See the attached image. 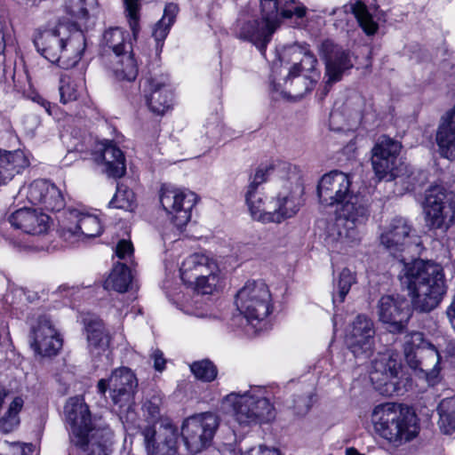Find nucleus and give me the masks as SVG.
<instances>
[{
    "label": "nucleus",
    "instance_id": "1",
    "mask_svg": "<svg viewBox=\"0 0 455 455\" xmlns=\"http://www.w3.org/2000/svg\"><path fill=\"white\" fill-rule=\"evenodd\" d=\"M401 281L410 291L414 309L421 313L434 310L446 291L443 267L431 260L405 263Z\"/></svg>",
    "mask_w": 455,
    "mask_h": 455
},
{
    "label": "nucleus",
    "instance_id": "2",
    "mask_svg": "<svg viewBox=\"0 0 455 455\" xmlns=\"http://www.w3.org/2000/svg\"><path fill=\"white\" fill-rule=\"evenodd\" d=\"M370 217L368 201L362 196L352 194L335 211V220L326 228L324 243L332 251L359 240V228Z\"/></svg>",
    "mask_w": 455,
    "mask_h": 455
},
{
    "label": "nucleus",
    "instance_id": "3",
    "mask_svg": "<svg viewBox=\"0 0 455 455\" xmlns=\"http://www.w3.org/2000/svg\"><path fill=\"white\" fill-rule=\"evenodd\" d=\"M371 422L380 437L395 445L413 440L420 429L414 409L404 403L377 405L371 414Z\"/></svg>",
    "mask_w": 455,
    "mask_h": 455
},
{
    "label": "nucleus",
    "instance_id": "4",
    "mask_svg": "<svg viewBox=\"0 0 455 455\" xmlns=\"http://www.w3.org/2000/svg\"><path fill=\"white\" fill-rule=\"evenodd\" d=\"M402 145L388 136H380L372 148L371 164L379 180H397L405 190H412L427 180L423 172H412L401 163L398 156Z\"/></svg>",
    "mask_w": 455,
    "mask_h": 455
},
{
    "label": "nucleus",
    "instance_id": "5",
    "mask_svg": "<svg viewBox=\"0 0 455 455\" xmlns=\"http://www.w3.org/2000/svg\"><path fill=\"white\" fill-rule=\"evenodd\" d=\"M280 61L281 77H274L272 81L275 91L291 86L293 80L298 79V82L304 84V92H307L320 77V72L316 68L317 60L307 45L295 44L285 47Z\"/></svg>",
    "mask_w": 455,
    "mask_h": 455
},
{
    "label": "nucleus",
    "instance_id": "6",
    "mask_svg": "<svg viewBox=\"0 0 455 455\" xmlns=\"http://www.w3.org/2000/svg\"><path fill=\"white\" fill-rule=\"evenodd\" d=\"M75 40L69 36L68 26L62 22L52 28H38L34 36L36 51L65 69L73 68L81 59L84 48H76Z\"/></svg>",
    "mask_w": 455,
    "mask_h": 455
},
{
    "label": "nucleus",
    "instance_id": "7",
    "mask_svg": "<svg viewBox=\"0 0 455 455\" xmlns=\"http://www.w3.org/2000/svg\"><path fill=\"white\" fill-rule=\"evenodd\" d=\"M66 422L68 427L70 443L83 451H88V455H108L106 443H92L91 433L95 429L89 405L84 396L69 397L64 406Z\"/></svg>",
    "mask_w": 455,
    "mask_h": 455
},
{
    "label": "nucleus",
    "instance_id": "8",
    "mask_svg": "<svg viewBox=\"0 0 455 455\" xmlns=\"http://www.w3.org/2000/svg\"><path fill=\"white\" fill-rule=\"evenodd\" d=\"M370 379L374 389L384 396H402L413 386L411 375L394 355L372 362Z\"/></svg>",
    "mask_w": 455,
    "mask_h": 455
},
{
    "label": "nucleus",
    "instance_id": "9",
    "mask_svg": "<svg viewBox=\"0 0 455 455\" xmlns=\"http://www.w3.org/2000/svg\"><path fill=\"white\" fill-rule=\"evenodd\" d=\"M403 352L407 365L418 376L430 379L439 374L441 355L423 332H408L404 336Z\"/></svg>",
    "mask_w": 455,
    "mask_h": 455
},
{
    "label": "nucleus",
    "instance_id": "10",
    "mask_svg": "<svg viewBox=\"0 0 455 455\" xmlns=\"http://www.w3.org/2000/svg\"><path fill=\"white\" fill-rule=\"evenodd\" d=\"M224 400L231 406L233 417L241 427L270 423L275 419L274 403L267 397L251 395L250 391L230 393Z\"/></svg>",
    "mask_w": 455,
    "mask_h": 455
},
{
    "label": "nucleus",
    "instance_id": "11",
    "mask_svg": "<svg viewBox=\"0 0 455 455\" xmlns=\"http://www.w3.org/2000/svg\"><path fill=\"white\" fill-rule=\"evenodd\" d=\"M219 427L218 417L206 411L186 419L180 435L191 454H196L211 446Z\"/></svg>",
    "mask_w": 455,
    "mask_h": 455
},
{
    "label": "nucleus",
    "instance_id": "12",
    "mask_svg": "<svg viewBox=\"0 0 455 455\" xmlns=\"http://www.w3.org/2000/svg\"><path fill=\"white\" fill-rule=\"evenodd\" d=\"M423 208L430 228L444 232L455 221V203L442 186H433L426 191Z\"/></svg>",
    "mask_w": 455,
    "mask_h": 455
},
{
    "label": "nucleus",
    "instance_id": "13",
    "mask_svg": "<svg viewBox=\"0 0 455 455\" xmlns=\"http://www.w3.org/2000/svg\"><path fill=\"white\" fill-rule=\"evenodd\" d=\"M197 202V196L188 189L164 186L160 203L173 225L181 229L191 218V210Z\"/></svg>",
    "mask_w": 455,
    "mask_h": 455
},
{
    "label": "nucleus",
    "instance_id": "14",
    "mask_svg": "<svg viewBox=\"0 0 455 455\" xmlns=\"http://www.w3.org/2000/svg\"><path fill=\"white\" fill-rule=\"evenodd\" d=\"M261 19L242 15L237 20L236 33L239 38L253 44L265 55L267 45L278 28L273 19L260 8Z\"/></svg>",
    "mask_w": 455,
    "mask_h": 455
},
{
    "label": "nucleus",
    "instance_id": "15",
    "mask_svg": "<svg viewBox=\"0 0 455 455\" xmlns=\"http://www.w3.org/2000/svg\"><path fill=\"white\" fill-rule=\"evenodd\" d=\"M66 221L62 228V236L70 243L86 241L100 235L103 231L101 221L97 215L78 209L68 210Z\"/></svg>",
    "mask_w": 455,
    "mask_h": 455
},
{
    "label": "nucleus",
    "instance_id": "16",
    "mask_svg": "<svg viewBox=\"0 0 455 455\" xmlns=\"http://www.w3.org/2000/svg\"><path fill=\"white\" fill-rule=\"evenodd\" d=\"M380 243L395 257L400 252L413 251L420 244L409 222L401 217L395 218L380 235Z\"/></svg>",
    "mask_w": 455,
    "mask_h": 455
},
{
    "label": "nucleus",
    "instance_id": "17",
    "mask_svg": "<svg viewBox=\"0 0 455 455\" xmlns=\"http://www.w3.org/2000/svg\"><path fill=\"white\" fill-rule=\"evenodd\" d=\"M374 335L373 321L367 315H356L345 341L355 358L368 359L374 351Z\"/></svg>",
    "mask_w": 455,
    "mask_h": 455
},
{
    "label": "nucleus",
    "instance_id": "18",
    "mask_svg": "<svg viewBox=\"0 0 455 455\" xmlns=\"http://www.w3.org/2000/svg\"><path fill=\"white\" fill-rule=\"evenodd\" d=\"M148 455H175L178 451L180 432L172 423L145 427L141 432Z\"/></svg>",
    "mask_w": 455,
    "mask_h": 455
},
{
    "label": "nucleus",
    "instance_id": "19",
    "mask_svg": "<svg viewBox=\"0 0 455 455\" xmlns=\"http://www.w3.org/2000/svg\"><path fill=\"white\" fill-rule=\"evenodd\" d=\"M349 177L338 171L324 174L317 185V197L323 206H336L343 204L353 192Z\"/></svg>",
    "mask_w": 455,
    "mask_h": 455
},
{
    "label": "nucleus",
    "instance_id": "20",
    "mask_svg": "<svg viewBox=\"0 0 455 455\" xmlns=\"http://www.w3.org/2000/svg\"><path fill=\"white\" fill-rule=\"evenodd\" d=\"M30 338L35 353L44 357L56 355L63 346V339L49 315H39L36 324L31 328Z\"/></svg>",
    "mask_w": 455,
    "mask_h": 455
},
{
    "label": "nucleus",
    "instance_id": "21",
    "mask_svg": "<svg viewBox=\"0 0 455 455\" xmlns=\"http://www.w3.org/2000/svg\"><path fill=\"white\" fill-rule=\"evenodd\" d=\"M271 295L263 282L248 281L237 291L235 304L239 313H271Z\"/></svg>",
    "mask_w": 455,
    "mask_h": 455
},
{
    "label": "nucleus",
    "instance_id": "22",
    "mask_svg": "<svg viewBox=\"0 0 455 455\" xmlns=\"http://www.w3.org/2000/svg\"><path fill=\"white\" fill-rule=\"evenodd\" d=\"M143 91L147 105L155 115L163 116L171 108L173 93L167 75L155 73L146 77Z\"/></svg>",
    "mask_w": 455,
    "mask_h": 455
},
{
    "label": "nucleus",
    "instance_id": "23",
    "mask_svg": "<svg viewBox=\"0 0 455 455\" xmlns=\"http://www.w3.org/2000/svg\"><path fill=\"white\" fill-rule=\"evenodd\" d=\"M110 382L113 403L120 410L129 409L138 387L136 374L129 367L122 366L112 371Z\"/></svg>",
    "mask_w": 455,
    "mask_h": 455
},
{
    "label": "nucleus",
    "instance_id": "24",
    "mask_svg": "<svg viewBox=\"0 0 455 455\" xmlns=\"http://www.w3.org/2000/svg\"><path fill=\"white\" fill-rule=\"evenodd\" d=\"M25 189L28 200L44 210L59 212L65 205L60 190L48 180H34Z\"/></svg>",
    "mask_w": 455,
    "mask_h": 455
},
{
    "label": "nucleus",
    "instance_id": "25",
    "mask_svg": "<svg viewBox=\"0 0 455 455\" xmlns=\"http://www.w3.org/2000/svg\"><path fill=\"white\" fill-rule=\"evenodd\" d=\"M321 52L325 60L327 84L339 81L343 73L353 67L349 52L330 40L322 44Z\"/></svg>",
    "mask_w": 455,
    "mask_h": 455
},
{
    "label": "nucleus",
    "instance_id": "26",
    "mask_svg": "<svg viewBox=\"0 0 455 455\" xmlns=\"http://www.w3.org/2000/svg\"><path fill=\"white\" fill-rule=\"evenodd\" d=\"M259 7L269 15L277 28L283 20H301L308 9L299 0H259Z\"/></svg>",
    "mask_w": 455,
    "mask_h": 455
},
{
    "label": "nucleus",
    "instance_id": "27",
    "mask_svg": "<svg viewBox=\"0 0 455 455\" xmlns=\"http://www.w3.org/2000/svg\"><path fill=\"white\" fill-rule=\"evenodd\" d=\"M9 222L17 229L30 235H40L48 228L49 217L35 209L23 207L9 216Z\"/></svg>",
    "mask_w": 455,
    "mask_h": 455
},
{
    "label": "nucleus",
    "instance_id": "28",
    "mask_svg": "<svg viewBox=\"0 0 455 455\" xmlns=\"http://www.w3.org/2000/svg\"><path fill=\"white\" fill-rule=\"evenodd\" d=\"M302 188L297 187L296 191L280 192L273 199V209L268 223H281L287 219L294 217L302 205Z\"/></svg>",
    "mask_w": 455,
    "mask_h": 455
},
{
    "label": "nucleus",
    "instance_id": "29",
    "mask_svg": "<svg viewBox=\"0 0 455 455\" xmlns=\"http://www.w3.org/2000/svg\"><path fill=\"white\" fill-rule=\"evenodd\" d=\"M28 164V159L22 151L0 150V185L6 184Z\"/></svg>",
    "mask_w": 455,
    "mask_h": 455
},
{
    "label": "nucleus",
    "instance_id": "30",
    "mask_svg": "<svg viewBox=\"0 0 455 455\" xmlns=\"http://www.w3.org/2000/svg\"><path fill=\"white\" fill-rule=\"evenodd\" d=\"M109 68L118 80L131 82L138 76V66L132 51L111 56Z\"/></svg>",
    "mask_w": 455,
    "mask_h": 455
},
{
    "label": "nucleus",
    "instance_id": "31",
    "mask_svg": "<svg viewBox=\"0 0 455 455\" xmlns=\"http://www.w3.org/2000/svg\"><path fill=\"white\" fill-rule=\"evenodd\" d=\"M273 199H268L260 191H246L245 200L251 217L263 223H268L273 209Z\"/></svg>",
    "mask_w": 455,
    "mask_h": 455
},
{
    "label": "nucleus",
    "instance_id": "32",
    "mask_svg": "<svg viewBox=\"0 0 455 455\" xmlns=\"http://www.w3.org/2000/svg\"><path fill=\"white\" fill-rule=\"evenodd\" d=\"M105 172L109 177L121 178L125 174L126 165L123 152L112 143L107 144L102 150Z\"/></svg>",
    "mask_w": 455,
    "mask_h": 455
},
{
    "label": "nucleus",
    "instance_id": "33",
    "mask_svg": "<svg viewBox=\"0 0 455 455\" xmlns=\"http://www.w3.org/2000/svg\"><path fill=\"white\" fill-rule=\"evenodd\" d=\"M337 12H351L357 20L360 27L368 36L374 35L378 28V23L374 20L372 14L369 12L366 5L360 1L344 5L342 9H333L330 14L334 15Z\"/></svg>",
    "mask_w": 455,
    "mask_h": 455
},
{
    "label": "nucleus",
    "instance_id": "34",
    "mask_svg": "<svg viewBox=\"0 0 455 455\" xmlns=\"http://www.w3.org/2000/svg\"><path fill=\"white\" fill-rule=\"evenodd\" d=\"M85 331L88 346L92 350H106L108 347L109 338L106 333L102 320L97 318L85 323Z\"/></svg>",
    "mask_w": 455,
    "mask_h": 455
},
{
    "label": "nucleus",
    "instance_id": "35",
    "mask_svg": "<svg viewBox=\"0 0 455 455\" xmlns=\"http://www.w3.org/2000/svg\"><path fill=\"white\" fill-rule=\"evenodd\" d=\"M132 279V275L130 267L125 263H116L105 281V288L124 292L128 290Z\"/></svg>",
    "mask_w": 455,
    "mask_h": 455
},
{
    "label": "nucleus",
    "instance_id": "36",
    "mask_svg": "<svg viewBox=\"0 0 455 455\" xmlns=\"http://www.w3.org/2000/svg\"><path fill=\"white\" fill-rule=\"evenodd\" d=\"M84 86V79H75L69 75H62L60 79L59 92L60 102L67 104L77 100Z\"/></svg>",
    "mask_w": 455,
    "mask_h": 455
},
{
    "label": "nucleus",
    "instance_id": "37",
    "mask_svg": "<svg viewBox=\"0 0 455 455\" xmlns=\"http://www.w3.org/2000/svg\"><path fill=\"white\" fill-rule=\"evenodd\" d=\"M129 35L120 28H111L103 34V44L112 50L113 55L124 54L132 51L131 44L127 42Z\"/></svg>",
    "mask_w": 455,
    "mask_h": 455
},
{
    "label": "nucleus",
    "instance_id": "38",
    "mask_svg": "<svg viewBox=\"0 0 455 455\" xmlns=\"http://www.w3.org/2000/svg\"><path fill=\"white\" fill-rule=\"evenodd\" d=\"M435 140L441 155L449 157L455 150V126L442 117L436 132Z\"/></svg>",
    "mask_w": 455,
    "mask_h": 455
},
{
    "label": "nucleus",
    "instance_id": "39",
    "mask_svg": "<svg viewBox=\"0 0 455 455\" xmlns=\"http://www.w3.org/2000/svg\"><path fill=\"white\" fill-rule=\"evenodd\" d=\"M24 406V400L21 396H15L6 412L0 418V431L9 434L17 428L20 424V412Z\"/></svg>",
    "mask_w": 455,
    "mask_h": 455
},
{
    "label": "nucleus",
    "instance_id": "40",
    "mask_svg": "<svg viewBox=\"0 0 455 455\" xmlns=\"http://www.w3.org/2000/svg\"><path fill=\"white\" fill-rule=\"evenodd\" d=\"M356 283V276L354 272L345 267L343 268L335 283L332 293V301L336 304L344 302L353 284Z\"/></svg>",
    "mask_w": 455,
    "mask_h": 455
},
{
    "label": "nucleus",
    "instance_id": "41",
    "mask_svg": "<svg viewBox=\"0 0 455 455\" xmlns=\"http://www.w3.org/2000/svg\"><path fill=\"white\" fill-rule=\"evenodd\" d=\"M208 256L200 253H194L188 256L182 262L180 267V277L187 284H192L193 280L202 267L206 262Z\"/></svg>",
    "mask_w": 455,
    "mask_h": 455
},
{
    "label": "nucleus",
    "instance_id": "42",
    "mask_svg": "<svg viewBox=\"0 0 455 455\" xmlns=\"http://www.w3.org/2000/svg\"><path fill=\"white\" fill-rule=\"evenodd\" d=\"M189 368L194 377L202 382L210 383L217 379L218 368L208 358L194 361Z\"/></svg>",
    "mask_w": 455,
    "mask_h": 455
},
{
    "label": "nucleus",
    "instance_id": "43",
    "mask_svg": "<svg viewBox=\"0 0 455 455\" xmlns=\"http://www.w3.org/2000/svg\"><path fill=\"white\" fill-rule=\"evenodd\" d=\"M230 315L229 325L234 331L235 327H251L254 332H259L263 330L266 323V318L269 315Z\"/></svg>",
    "mask_w": 455,
    "mask_h": 455
},
{
    "label": "nucleus",
    "instance_id": "44",
    "mask_svg": "<svg viewBox=\"0 0 455 455\" xmlns=\"http://www.w3.org/2000/svg\"><path fill=\"white\" fill-rule=\"evenodd\" d=\"M440 420L445 428V433L455 430V397L446 398L441 401L437 407Z\"/></svg>",
    "mask_w": 455,
    "mask_h": 455
},
{
    "label": "nucleus",
    "instance_id": "45",
    "mask_svg": "<svg viewBox=\"0 0 455 455\" xmlns=\"http://www.w3.org/2000/svg\"><path fill=\"white\" fill-rule=\"evenodd\" d=\"M315 400V393L293 395L291 403L288 407L294 416L304 417L309 412Z\"/></svg>",
    "mask_w": 455,
    "mask_h": 455
},
{
    "label": "nucleus",
    "instance_id": "46",
    "mask_svg": "<svg viewBox=\"0 0 455 455\" xmlns=\"http://www.w3.org/2000/svg\"><path fill=\"white\" fill-rule=\"evenodd\" d=\"M125 16L134 40H137L140 31V0H124Z\"/></svg>",
    "mask_w": 455,
    "mask_h": 455
},
{
    "label": "nucleus",
    "instance_id": "47",
    "mask_svg": "<svg viewBox=\"0 0 455 455\" xmlns=\"http://www.w3.org/2000/svg\"><path fill=\"white\" fill-rule=\"evenodd\" d=\"M222 284V276H212L210 278H195L192 284L197 293L211 295L218 291Z\"/></svg>",
    "mask_w": 455,
    "mask_h": 455
},
{
    "label": "nucleus",
    "instance_id": "48",
    "mask_svg": "<svg viewBox=\"0 0 455 455\" xmlns=\"http://www.w3.org/2000/svg\"><path fill=\"white\" fill-rule=\"evenodd\" d=\"M134 194L128 188H117L109 205L113 208L122 209L124 211H132L134 207Z\"/></svg>",
    "mask_w": 455,
    "mask_h": 455
},
{
    "label": "nucleus",
    "instance_id": "49",
    "mask_svg": "<svg viewBox=\"0 0 455 455\" xmlns=\"http://www.w3.org/2000/svg\"><path fill=\"white\" fill-rule=\"evenodd\" d=\"M407 305L406 300L399 295H385L378 303L379 313H395L403 311Z\"/></svg>",
    "mask_w": 455,
    "mask_h": 455
},
{
    "label": "nucleus",
    "instance_id": "50",
    "mask_svg": "<svg viewBox=\"0 0 455 455\" xmlns=\"http://www.w3.org/2000/svg\"><path fill=\"white\" fill-rule=\"evenodd\" d=\"M379 320L388 323V331L392 333H403L406 329L409 320L413 315H407L405 320L395 321L393 320L395 315H379Z\"/></svg>",
    "mask_w": 455,
    "mask_h": 455
},
{
    "label": "nucleus",
    "instance_id": "51",
    "mask_svg": "<svg viewBox=\"0 0 455 455\" xmlns=\"http://www.w3.org/2000/svg\"><path fill=\"white\" fill-rule=\"evenodd\" d=\"M171 27L172 26L170 23H166L161 20L156 24L152 36L156 40V47L157 52H161L164 46V42L169 34Z\"/></svg>",
    "mask_w": 455,
    "mask_h": 455
},
{
    "label": "nucleus",
    "instance_id": "52",
    "mask_svg": "<svg viewBox=\"0 0 455 455\" xmlns=\"http://www.w3.org/2000/svg\"><path fill=\"white\" fill-rule=\"evenodd\" d=\"M212 276H221L220 270L216 261L209 257L200 267L196 278H210Z\"/></svg>",
    "mask_w": 455,
    "mask_h": 455
},
{
    "label": "nucleus",
    "instance_id": "53",
    "mask_svg": "<svg viewBox=\"0 0 455 455\" xmlns=\"http://www.w3.org/2000/svg\"><path fill=\"white\" fill-rule=\"evenodd\" d=\"M271 168L260 167L257 169L254 175L251 177L247 191H259V186L267 179Z\"/></svg>",
    "mask_w": 455,
    "mask_h": 455
},
{
    "label": "nucleus",
    "instance_id": "54",
    "mask_svg": "<svg viewBox=\"0 0 455 455\" xmlns=\"http://www.w3.org/2000/svg\"><path fill=\"white\" fill-rule=\"evenodd\" d=\"M133 245L130 241L120 240L116 248V254L120 259L126 260L127 262H132V258L133 257Z\"/></svg>",
    "mask_w": 455,
    "mask_h": 455
},
{
    "label": "nucleus",
    "instance_id": "55",
    "mask_svg": "<svg viewBox=\"0 0 455 455\" xmlns=\"http://www.w3.org/2000/svg\"><path fill=\"white\" fill-rule=\"evenodd\" d=\"M25 291L21 287L11 286L4 296V299L6 303L10 305H14L22 300V298L25 296Z\"/></svg>",
    "mask_w": 455,
    "mask_h": 455
},
{
    "label": "nucleus",
    "instance_id": "56",
    "mask_svg": "<svg viewBox=\"0 0 455 455\" xmlns=\"http://www.w3.org/2000/svg\"><path fill=\"white\" fill-rule=\"evenodd\" d=\"M179 12V7L177 4L173 3H170L165 5L164 15L161 19V20L170 23L171 26L173 25L175 21L176 15Z\"/></svg>",
    "mask_w": 455,
    "mask_h": 455
},
{
    "label": "nucleus",
    "instance_id": "57",
    "mask_svg": "<svg viewBox=\"0 0 455 455\" xmlns=\"http://www.w3.org/2000/svg\"><path fill=\"white\" fill-rule=\"evenodd\" d=\"M154 368L156 371L162 372L166 367V360L164 353L160 349H156L153 354Z\"/></svg>",
    "mask_w": 455,
    "mask_h": 455
},
{
    "label": "nucleus",
    "instance_id": "58",
    "mask_svg": "<svg viewBox=\"0 0 455 455\" xmlns=\"http://www.w3.org/2000/svg\"><path fill=\"white\" fill-rule=\"evenodd\" d=\"M110 388H111L110 378L108 379H100L98 381L97 389H98V393L100 395H105L108 389H110Z\"/></svg>",
    "mask_w": 455,
    "mask_h": 455
},
{
    "label": "nucleus",
    "instance_id": "59",
    "mask_svg": "<svg viewBox=\"0 0 455 455\" xmlns=\"http://www.w3.org/2000/svg\"><path fill=\"white\" fill-rule=\"evenodd\" d=\"M35 100H36V101L40 106H42V107L45 109V111L48 113V115H50V116H52V109H53L55 107H54V106H52V104H51L48 100H46L43 99L42 97H36V98L35 99Z\"/></svg>",
    "mask_w": 455,
    "mask_h": 455
},
{
    "label": "nucleus",
    "instance_id": "60",
    "mask_svg": "<svg viewBox=\"0 0 455 455\" xmlns=\"http://www.w3.org/2000/svg\"><path fill=\"white\" fill-rule=\"evenodd\" d=\"M70 12L73 16L78 19H84L87 16V10L83 4H81L77 9H71Z\"/></svg>",
    "mask_w": 455,
    "mask_h": 455
},
{
    "label": "nucleus",
    "instance_id": "61",
    "mask_svg": "<svg viewBox=\"0 0 455 455\" xmlns=\"http://www.w3.org/2000/svg\"><path fill=\"white\" fill-rule=\"evenodd\" d=\"M443 118L449 122L451 124L455 126V106L450 111H448Z\"/></svg>",
    "mask_w": 455,
    "mask_h": 455
},
{
    "label": "nucleus",
    "instance_id": "62",
    "mask_svg": "<svg viewBox=\"0 0 455 455\" xmlns=\"http://www.w3.org/2000/svg\"><path fill=\"white\" fill-rule=\"evenodd\" d=\"M5 49V40H4V26L0 22V55L4 53Z\"/></svg>",
    "mask_w": 455,
    "mask_h": 455
},
{
    "label": "nucleus",
    "instance_id": "63",
    "mask_svg": "<svg viewBox=\"0 0 455 455\" xmlns=\"http://www.w3.org/2000/svg\"><path fill=\"white\" fill-rule=\"evenodd\" d=\"M258 455H280V451L277 449L265 450L259 452Z\"/></svg>",
    "mask_w": 455,
    "mask_h": 455
},
{
    "label": "nucleus",
    "instance_id": "64",
    "mask_svg": "<svg viewBox=\"0 0 455 455\" xmlns=\"http://www.w3.org/2000/svg\"><path fill=\"white\" fill-rule=\"evenodd\" d=\"M346 455H364L358 451L355 447H349L346 449Z\"/></svg>",
    "mask_w": 455,
    "mask_h": 455
}]
</instances>
